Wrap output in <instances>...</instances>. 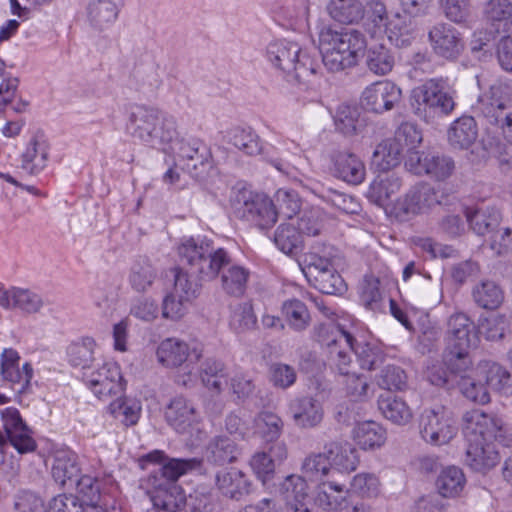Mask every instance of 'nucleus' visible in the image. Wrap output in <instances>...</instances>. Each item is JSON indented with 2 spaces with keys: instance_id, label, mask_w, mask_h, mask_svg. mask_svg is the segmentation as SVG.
Instances as JSON below:
<instances>
[{
  "instance_id": "1",
  "label": "nucleus",
  "mask_w": 512,
  "mask_h": 512,
  "mask_svg": "<svg viewBox=\"0 0 512 512\" xmlns=\"http://www.w3.org/2000/svg\"><path fill=\"white\" fill-rule=\"evenodd\" d=\"M462 431L468 442L464 461L475 472L486 474L499 463L495 442L512 446V429L498 415L481 409L463 414Z\"/></svg>"
},
{
  "instance_id": "2",
  "label": "nucleus",
  "mask_w": 512,
  "mask_h": 512,
  "mask_svg": "<svg viewBox=\"0 0 512 512\" xmlns=\"http://www.w3.org/2000/svg\"><path fill=\"white\" fill-rule=\"evenodd\" d=\"M166 456L163 451L154 450L139 458V466L146 469L149 464H161L154 470L149 478L155 490L149 492L150 501L156 512H185V501L182 496L176 497V486L172 483L189 471L200 468L201 460L197 458H172L164 462Z\"/></svg>"
},
{
  "instance_id": "3",
  "label": "nucleus",
  "mask_w": 512,
  "mask_h": 512,
  "mask_svg": "<svg viewBox=\"0 0 512 512\" xmlns=\"http://www.w3.org/2000/svg\"><path fill=\"white\" fill-rule=\"evenodd\" d=\"M126 131L135 141L162 150L178 138L175 117L157 107L144 104L131 107Z\"/></svg>"
},
{
  "instance_id": "4",
  "label": "nucleus",
  "mask_w": 512,
  "mask_h": 512,
  "mask_svg": "<svg viewBox=\"0 0 512 512\" xmlns=\"http://www.w3.org/2000/svg\"><path fill=\"white\" fill-rule=\"evenodd\" d=\"M322 63L331 72L357 65L366 49L365 36L358 30L335 31L324 28L319 34Z\"/></svg>"
},
{
  "instance_id": "5",
  "label": "nucleus",
  "mask_w": 512,
  "mask_h": 512,
  "mask_svg": "<svg viewBox=\"0 0 512 512\" xmlns=\"http://www.w3.org/2000/svg\"><path fill=\"white\" fill-rule=\"evenodd\" d=\"M338 251L331 245L315 244L299 261L308 281L320 292L329 295L341 294L346 284L336 266Z\"/></svg>"
},
{
  "instance_id": "6",
  "label": "nucleus",
  "mask_w": 512,
  "mask_h": 512,
  "mask_svg": "<svg viewBox=\"0 0 512 512\" xmlns=\"http://www.w3.org/2000/svg\"><path fill=\"white\" fill-rule=\"evenodd\" d=\"M178 253L182 264L204 280L216 279L221 268L231 262L226 249L214 248L213 242L207 239L189 238L181 243Z\"/></svg>"
},
{
  "instance_id": "7",
  "label": "nucleus",
  "mask_w": 512,
  "mask_h": 512,
  "mask_svg": "<svg viewBox=\"0 0 512 512\" xmlns=\"http://www.w3.org/2000/svg\"><path fill=\"white\" fill-rule=\"evenodd\" d=\"M418 115L427 124L438 126L444 117L451 115L456 107L453 93L447 91L444 82L429 79L420 88Z\"/></svg>"
},
{
  "instance_id": "8",
  "label": "nucleus",
  "mask_w": 512,
  "mask_h": 512,
  "mask_svg": "<svg viewBox=\"0 0 512 512\" xmlns=\"http://www.w3.org/2000/svg\"><path fill=\"white\" fill-rule=\"evenodd\" d=\"M234 207L238 217L261 229L269 228L277 221L274 202L264 194L239 191L234 200Z\"/></svg>"
},
{
  "instance_id": "9",
  "label": "nucleus",
  "mask_w": 512,
  "mask_h": 512,
  "mask_svg": "<svg viewBox=\"0 0 512 512\" xmlns=\"http://www.w3.org/2000/svg\"><path fill=\"white\" fill-rule=\"evenodd\" d=\"M173 150L175 167H179L196 180L205 178L212 168L210 148L199 139L181 140Z\"/></svg>"
},
{
  "instance_id": "10",
  "label": "nucleus",
  "mask_w": 512,
  "mask_h": 512,
  "mask_svg": "<svg viewBox=\"0 0 512 512\" xmlns=\"http://www.w3.org/2000/svg\"><path fill=\"white\" fill-rule=\"evenodd\" d=\"M82 379L93 394L101 400L120 395L125 389L120 367L114 362H105L95 370L83 372Z\"/></svg>"
},
{
  "instance_id": "11",
  "label": "nucleus",
  "mask_w": 512,
  "mask_h": 512,
  "mask_svg": "<svg viewBox=\"0 0 512 512\" xmlns=\"http://www.w3.org/2000/svg\"><path fill=\"white\" fill-rule=\"evenodd\" d=\"M322 330L332 336L331 339L321 340V342L326 345L328 362L339 375L349 376L352 372V359L345 347H343V344L352 350V348H354L355 338L350 333L334 325L324 326Z\"/></svg>"
},
{
  "instance_id": "12",
  "label": "nucleus",
  "mask_w": 512,
  "mask_h": 512,
  "mask_svg": "<svg viewBox=\"0 0 512 512\" xmlns=\"http://www.w3.org/2000/svg\"><path fill=\"white\" fill-rule=\"evenodd\" d=\"M2 421L7 447L12 446L19 454H27L36 450L37 443L33 438V432L23 421L16 408H6L2 412Z\"/></svg>"
},
{
  "instance_id": "13",
  "label": "nucleus",
  "mask_w": 512,
  "mask_h": 512,
  "mask_svg": "<svg viewBox=\"0 0 512 512\" xmlns=\"http://www.w3.org/2000/svg\"><path fill=\"white\" fill-rule=\"evenodd\" d=\"M401 99V89L388 80L376 81L362 92L361 102L367 110L382 114L390 111Z\"/></svg>"
},
{
  "instance_id": "14",
  "label": "nucleus",
  "mask_w": 512,
  "mask_h": 512,
  "mask_svg": "<svg viewBox=\"0 0 512 512\" xmlns=\"http://www.w3.org/2000/svg\"><path fill=\"white\" fill-rule=\"evenodd\" d=\"M447 348L460 350L478 346L479 336L474 322L463 312L453 313L447 321Z\"/></svg>"
},
{
  "instance_id": "15",
  "label": "nucleus",
  "mask_w": 512,
  "mask_h": 512,
  "mask_svg": "<svg viewBox=\"0 0 512 512\" xmlns=\"http://www.w3.org/2000/svg\"><path fill=\"white\" fill-rule=\"evenodd\" d=\"M20 355L12 349L7 348L1 354V375L3 379L11 384V388L18 394L27 393L33 378V368L26 362L22 368L19 367Z\"/></svg>"
},
{
  "instance_id": "16",
  "label": "nucleus",
  "mask_w": 512,
  "mask_h": 512,
  "mask_svg": "<svg viewBox=\"0 0 512 512\" xmlns=\"http://www.w3.org/2000/svg\"><path fill=\"white\" fill-rule=\"evenodd\" d=\"M433 51L446 59L457 57L464 48L460 32L448 23H437L428 31Z\"/></svg>"
},
{
  "instance_id": "17",
  "label": "nucleus",
  "mask_w": 512,
  "mask_h": 512,
  "mask_svg": "<svg viewBox=\"0 0 512 512\" xmlns=\"http://www.w3.org/2000/svg\"><path fill=\"white\" fill-rule=\"evenodd\" d=\"M421 425L422 438L434 445L446 444L456 434V428L450 419L435 410L425 411L421 415Z\"/></svg>"
},
{
  "instance_id": "18",
  "label": "nucleus",
  "mask_w": 512,
  "mask_h": 512,
  "mask_svg": "<svg viewBox=\"0 0 512 512\" xmlns=\"http://www.w3.org/2000/svg\"><path fill=\"white\" fill-rule=\"evenodd\" d=\"M166 418L169 424L182 434H193L199 431V416L190 401L182 396L175 397L169 404L166 411Z\"/></svg>"
},
{
  "instance_id": "19",
  "label": "nucleus",
  "mask_w": 512,
  "mask_h": 512,
  "mask_svg": "<svg viewBox=\"0 0 512 512\" xmlns=\"http://www.w3.org/2000/svg\"><path fill=\"white\" fill-rule=\"evenodd\" d=\"M219 492L232 500L240 501L251 493L252 483L248 476L238 469H223L215 475Z\"/></svg>"
},
{
  "instance_id": "20",
  "label": "nucleus",
  "mask_w": 512,
  "mask_h": 512,
  "mask_svg": "<svg viewBox=\"0 0 512 512\" xmlns=\"http://www.w3.org/2000/svg\"><path fill=\"white\" fill-rule=\"evenodd\" d=\"M332 174L349 184L358 185L366 175L364 163L354 153L339 151L332 155Z\"/></svg>"
},
{
  "instance_id": "21",
  "label": "nucleus",
  "mask_w": 512,
  "mask_h": 512,
  "mask_svg": "<svg viewBox=\"0 0 512 512\" xmlns=\"http://www.w3.org/2000/svg\"><path fill=\"white\" fill-rule=\"evenodd\" d=\"M288 411L294 423L301 428L316 427L324 415L321 403L311 396L294 398L289 403Z\"/></svg>"
},
{
  "instance_id": "22",
  "label": "nucleus",
  "mask_w": 512,
  "mask_h": 512,
  "mask_svg": "<svg viewBox=\"0 0 512 512\" xmlns=\"http://www.w3.org/2000/svg\"><path fill=\"white\" fill-rule=\"evenodd\" d=\"M300 52L301 47L298 43L281 39L269 43L266 55L272 65L289 78L291 73L295 72Z\"/></svg>"
},
{
  "instance_id": "23",
  "label": "nucleus",
  "mask_w": 512,
  "mask_h": 512,
  "mask_svg": "<svg viewBox=\"0 0 512 512\" xmlns=\"http://www.w3.org/2000/svg\"><path fill=\"white\" fill-rule=\"evenodd\" d=\"M52 477L56 483L68 490H73L77 477L81 473L79 458L71 450L57 451L52 465Z\"/></svg>"
},
{
  "instance_id": "24",
  "label": "nucleus",
  "mask_w": 512,
  "mask_h": 512,
  "mask_svg": "<svg viewBox=\"0 0 512 512\" xmlns=\"http://www.w3.org/2000/svg\"><path fill=\"white\" fill-rule=\"evenodd\" d=\"M512 102V83L496 82L479 99V109L488 121V115H502Z\"/></svg>"
},
{
  "instance_id": "25",
  "label": "nucleus",
  "mask_w": 512,
  "mask_h": 512,
  "mask_svg": "<svg viewBox=\"0 0 512 512\" xmlns=\"http://www.w3.org/2000/svg\"><path fill=\"white\" fill-rule=\"evenodd\" d=\"M6 298H2V307L20 311L24 315L39 313L45 305L43 297L30 289L10 287Z\"/></svg>"
},
{
  "instance_id": "26",
  "label": "nucleus",
  "mask_w": 512,
  "mask_h": 512,
  "mask_svg": "<svg viewBox=\"0 0 512 512\" xmlns=\"http://www.w3.org/2000/svg\"><path fill=\"white\" fill-rule=\"evenodd\" d=\"M349 490L333 481L322 482L317 488L315 503L327 512H340L349 505Z\"/></svg>"
},
{
  "instance_id": "27",
  "label": "nucleus",
  "mask_w": 512,
  "mask_h": 512,
  "mask_svg": "<svg viewBox=\"0 0 512 512\" xmlns=\"http://www.w3.org/2000/svg\"><path fill=\"white\" fill-rule=\"evenodd\" d=\"M478 137L476 121L471 116H462L452 122L448 131L449 145L456 150L468 149Z\"/></svg>"
},
{
  "instance_id": "28",
  "label": "nucleus",
  "mask_w": 512,
  "mask_h": 512,
  "mask_svg": "<svg viewBox=\"0 0 512 512\" xmlns=\"http://www.w3.org/2000/svg\"><path fill=\"white\" fill-rule=\"evenodd\" d=\"M455 170L454 160L438 153H424L418 156V174L423 171L425 175L436 181L449 178Z\"/></svg>"
},
{
  "instance_id": "29",
  "label": "nucleus",
  "mask_w": 512,
  "mask_h": 512,
  "mask_svg": "<svg viewBox=\"0 0 512 512\" xmlns=\"http://www.w3.org/2000/svg\"><path fill=\"white\" fill-rule=\"evenodd\" d=\"M484 16L496 33L509 34L512 31V0H488Z\"/></svg>"
},
{
  "instance_id": "30",
  "label": "nucleus",
  "mask_w": 512,
  "mask_h": 512,
  "mask_svg": "<svg viewBox=\"0 0 512 512\" xmlns=\"http://www.w3.org/2000/svg\"><path fill=\"white\" fill-rule=\"evenodd\" d=\"M464 214L470 228L482 236L493 233L501 222V214L494 207H466Z\"/></svg>"
},
{
  "instance_id": "31",
  "label": "nucleus",
  "mask_w": 512,
  "mask_h": 512,
  "mask_svg": "<svg viewBox=\"0 0 512 512\" xmlns=\"http://www.w3.org/2000/svg\"><path fill=\"white\" fill-rule=\"evenodd\" d=\"M331 467L339 471L351 472L356 470L359 457L356 448L347 441H331L325 444Z\"/></svg>"
},
{
  "instance_id": "32",
  "label": "nucleus",
  "mask_w": 512,
  "mask_h": 512,
  "mask_svg": "<svg viewBox=\"0 0 512 512\" xmlns=\"http://www.w3.org/2000/svg\"><path fill=\"white\" fill-rule=\"evenodd\" d=\"M190 349L186 342L177 338L163 340L157 349L158 361L169 368L182 366L189 360Z\"/></svg>"
},
{
  "instance_id": "33",
  "label": "nucleus",
  "mask_w": 512,
  "mask_h": 512,
  "mask_svg": "<svg viewBox=\"0 0 512 512\" xmlns=\"http://www.w3.org/2000/svg\"><path fill=\"white\" fill-rule=\"evenodd\" d=\"M472 299L474 303L486 310H495L504 301V291L495 281L485 279L472 288Z\"/></svg>"
},
{
  "instance_id": "34",
  "label": "nucleus",
  "mask_w": 512,
  "mask_h": 512,
  "mask_svg": "<svg viewBox=\"0 0 512 512\" xmlns=\"http://www.w3.org/2000/svg\"><path fill=\"white\" fill-rule=\"evenodd\" d=\"M219 275L221 276V287L225 293L236 297L244 294L250 275L246 268L233 264L231 259L230 264L221 268Z\"/></svg>"
},
{
  "instance_id": "35",
  "label": "nucleus",
  "mask_w": 512,
  "mask_h": 512,
  "mask_svg": "<svg viewBox=\"0 0 512 512\" xmlns=\"http://www.w3.org/2000/svg\"><path fill=\"white\" fill-rule=\"evenodd\" d=\"M158 277L157 269L147 258L137 259L130 268L129 284L139 293L147 292Z\"/></svg>"
},
{
  "instance_id": "36",
  "label": "nucleus",
  "mask_w": 512,
  "mask_h": 512,
  "mask_svg": "<svg viewBox=\"0 0 512 512\" xmlns=\"http://www.w3.org/2000/svg\"><path fill=\"white\" fill-rule=\"evenodd\" d=\"M96 342L91 337H83L73 342L67 349L68 361L74 368H79L83 372H88L92 368L95 360L94 350Z\"/></svg>"
},
{
  "instance_id": "37",
  "label": "nucleus",
  "mask_w": 512,
  "mask_h": 512,
  "mask_svg": "<svg viewBox=\"0 0 512 512\" xmlns=\"http://www.w3.org/2000/svg\"><path fill=\"white\" fill-rule=\"evenodd\" d=\"M227 370L223 362L208 358L202 366L200 377L203 385L212 393L220 394L227 385Z\"/></svg>"
},
{
  "instance_id": "38",
  "label": "nucleus",
  "mask_w": 512,
  "mask_h": 512,
  "mask_svg": "<svg viewBox=\"0 0 512 512\" xmlns=\"http://www.w3.org/2000/svg\"><path fill=\"white\" fill-rule=\"evenodd\" d=\"M378 408L382 415L391 422L405 425L411 421L413 413L404 400L392 395H380Z\"/></svg>"
},
{
  "instance_id": "39",
  "label": "nucleus",
  "mask_w": 512,
  "mask_h": 512,
  "mask_svg": "<svg viewBox=\"0 0 512 512\" xmlns=\"http://www.w3.org/2000/svg\"><path fill=\"white\" fill-rule=\"evenodd\" d=\"M416 21L413 18L403 17L397 13L395 19L390 21V28L386 35L389 41L399 48L411 46L415 39Z\"/></svg>"
},
{
  "instance_id": "40",
  "label": "nucleus",
  "mask_w": 512,
  "mask_h": 512,
  "mask_svg": "<svg viewBox=\"0 0 512 512\" xmlns=\"http://www.w3.org/2000/svg\"><path fill=\"white\" fill-rule=\"evenodd\" d=\"M465 484V475L456 466L442 469L435 483L438 493L445 498L457 497L463 491Z\"/></svg>"
},
{
  "instance_id": "41",
  "label": "nucleus",
  "mask_w": 512,
  "mask_h": 512,
  "mask_svg": "<svg viewBox=\"0 0 512 512\" xmlns=\"http://www.w3.org/2000/svg\"><path fill=\"white\" fill-rule=\"evenodd\" d=\"M354 440L364 450L381 447L386 441V430L374 421L359 423L353 431Z\"/></svg>"
},
{
  "instance_id": "42",
  "label": "nucleus",
  "mask_w": 512,
  "mask_h": 512,
  "mask_svg": "<svg viewBox=\"0 0 512 512\" xmlns=\"http://www.w3.org/2000/svg\"><path fill=\"white\" fill-rule=\"evenodd\" d=\"M120 2L118 0H90L87 7L90 22L98 28L113 23L118 16Z\"/></svg>"
},
{
  "instance_id": "43",
  "label": "nucleus",
  "mask_w": 512,
  "mask_h": 512,
  "mask_svg": "<svg viewBox=\"0 0 512 512\" xmlns=\"http://www.w3.org/2000/svg\"><path fill=\"white\" fill-rule=\"evenodd\" d=\"M402 154L391 139L383 140L372 154L371 166L377 171L387 172L399 165Z\"/></svg>"
},
{
  "instance_id": "44",
  "label": "nucleus",
  "mask_w": 512,
  "mask_h": 512,
  "mask_svg": "<svg viewBox=\"0 0 512 512\" xmlns=\"http://www.w3.org/2000/svg\"><path fill=\"white\" fill-rule=\"evenodd\" d=\"M48 157L47 143L32 139L22 155V168L29 174H38L46 167Z\"/></svg>"
},
{
  "instance_id": "45",
  "label": "nucleus",
  "mask_w": 512,
  "mask_h": 512,
  "mask_svg": "<svg viewBox=\"0 0 512 512\" xmlns=\"http://www.w3.org/2000/svg\"><path fill=\"white\" fill-rule=\"evenodd\" d=\"M206 453L209 462L222 466L236 461L238 449L228 437L217 436L208 444Z\"/></svg>"
},
{
  "instance_id": "46",
  "label": "nucleus",
  "mask_w": 512,
  "mask_h": 512,
  "mask_svg": "<svg viewBox=\"0 0 512 512\" xmlns=\"http://www.w3.org/2000/svg\"><path fill=\"white\" fill-rule=\"evenodd\" d=\"M400 149L402 153L410 155L405 161V168L412 174L416 173V163L413 155L416 154V125L413 123H402L395 132V136L391 139Z\"/></svg>"
},
{
  "instance_id": "47",
  "label": "nucleus",
  "mask_w": 512,
  "mask_h": 512,
  "mask_svg": "<svg viewBox=\"0 0 512 512\" xmlns=\"http://www.w3.org/2000/svg\"><path fill=\"white\" fill-rule=\"evenodd\" d=\"M227 137L230 144L248 156L262 151L261 140L251 128L234 127L228 131Z\"/></svg>"
},
{
  "instance_id": "48",
  "label": "nucleus",
  "mask_w": 512,
  "mask_h": 512,
  "mask_svg": "<svg viewBox=\"0 0 512 512\" xmlns=\"http://www.w3.org/2000/svg\"><path fill=\"white\" fill-rule=\"evenodd\" d=\"M275 245L287 255H297L301 251L303 239L301 232L292 222L282 223L274 234Z\"/></svg>"
},
{
  "instance_id": "49",
  "label": "nucleus",
  "mask_w": 512,
  "mask_h": 512,
  "mask_svg": "<svg viewBox=\"0 0 512 512\" xmlns=\"http://www.w3.org/2000/svg\"><path fill=\"white\" fill-rule=\"evenodd\" d=\"M328 11L334 20L343 24L358 22L365 13L359 0H331Z\"/></svg>"
},
{
  "instance_id": "50",
  "label": "nucleus",
  "mask_w": 512,
  "mask_h": 512,
  "mask_svg": "<svg viewBox=\"0 0 512 512\" xmlns=\"http://www.w3.org/2000/svg\"><path fill=\"white\" fill-rule=\"evenodd\" d=\"M107 409L115 419H119L125 426H133L139 420L141 404L136 399L120 396L112 401Z\"/></svg>"
},
{
  "instance_id": "51",
  "label": "nucleus",
  "mask_w": 512,
  "mask_h": 512,
  "mask_svg": "<svg viewBox=\"0 0 512 512\" xmlns=\"http://www.w3.org/2000/svg\"><path fill=\"white\" fill-rule=\"evenodd\" d=\"M173 272L174 288L172 291L192 303L201 291V283L195 277L196 273H193L192 270H185L182 267L174 268Z\"/></svg>"
},
{
  "instance_id": "52",
  "label": "nucleus",
  "mask_w": 512,
  "mask_h": 512,
  "mask_svg": "<svg viewBox=\"0 0 512 512\" xmlns=\"http://www.w3.org/2000/svg\"><path fill=\"white\" fill-rule=\"evenodd\" d=\"M256 323L257 319L250 302L237 303L231 306L229 326L236 333L252 330Z\"/></svg>"
},
{
  "instance_id": "53",
  "label": "nucleus",
  "mask_w": 512,
  "mask_h": 512,
  "mask_svg": "<svg viewBox=\"0 0 512 512\" xmlns=\"http://www.w3.org/2000/svg\"><path fill=\"white\" fill-rule=\"evenodd\" d=\"M359 118L360 111L358 107L341 104L334 117L336 129L344 135H354L361 126Z\"/></svg>"
},
{
  "instance_id": "54",
  "label": "nucleus",
  "mask_w": 512,
  "mask_h": 512,
  "mask_svg": "<svg viewBox=\"0 0 512 512\" xmlns=\"http://www.w3.org/2000/svg\"><path fill=\"white\" fill-rule=\"evenodd\" d=\"M299 54L295 72L291 73L288 80L294 79L298 82H309L310 78L316 76L321 68L318 63V53L314 51L312 55L308 50L301 48Z\"/></svg>"
},
{
  "instance_id": "55",
  "label": "nucleus",
  "mask_w": 512,
  "mask_h": 512,
  "mask_svg": "<svg viewBox=\"0 0 512 512\" xmlns=\"http://www.w3.org/2000/svg\"><path fill=\"white\" fill-rule=\"evenodd\" d=\"M477 373L485 378L486 385L500 391L510 380V373L500 364L483 361L477 367Z\"/></svg>"
},
{
  "instance_id": "56",
  "label": "nucleus",
  "mask_w": 512,
  "mask_h": 512,
  "mask_svg": "<svg viewBox=\"0 0 512 512\" xmlns=\"http://www.w3.org/2000/svg\"><path fill=\"white\" fill-rule=\"evenodd\" d=\"M440 335L441 329L430 320L429 314H425L418 324V351L432 352L437 348Z\"/></svg>"
},
{
  "instance_id": "57",
  "label": "nucleus",
  "mask_w": 512,
  "mask_h": 512,
  "mask_svg": "<svg viewBox=\"0 0 512 512\" xmlns=\"http://www.w3.org/2000/svg\"><path fill=\"white\" fill-rule=\"evenodd\" d=\"M366 64L376 75H386L394 66V57L383 45H376L368 50Z\"/></svg>"
},
{
  "instance_id": "58",
  "label": "nucleus",
  "mask_w": 512,
  "mask_h": 512,
  "mask_svg": "<svg viewBox=\"0 0 512 512\" xmlns=\"http://www.w3.org/2000/svg\"><path fill=\"white\" fill-rule=\"evenodd\" d=\"M283 314L291 328L296 331L304 330L309 323L310 316L306 305L297 299L284 302Z\"/></svg>"
},
{
  "instance_id": "59",
  "label": "nucleus",
  "mask_w": 512,
  "mask_h": 512,
  "mask_svg": "<svg viewBox=\"0 0 512 512\" xmlns=\"http://www.w3.org/2000/svg\"><path fill=\"white\" fill-rule=\"evenodd\" d=\"M349 493L362 498L377 497L380 492V481L373 473H358L350 483Z\"/></svg>"
},
{
  "instance_id": "60",
  "label": "nucleus",
  "mask_w": 512,
  "mask_h": 512,
  "mask_svg": "<svg viewBox=\"0 0 512 512\" xmlns=\"http://www.w3.org/2000/svg\"><path fill=\"white\" fill-rule=\"evenodd\" d=\"M274 207L279 215L292 219L301 208V202L298 194L294 190L279 189L274 196Z\"/></svg>"
},
{
  "instance_id": "61",
  "label": "nucleus",
  "mask_w": 512,
  "mask_h": 512,
  "mask_svg": "<svg viewBox=\"0 0 512 512\" xmlns=\"http://www.w3.org/2000/svg\"><path fill=\"white\" fill-rule=\"evenodd\" d=\"M328 453L324 450L320 453L308 455L302 464V472L310 480H318L326 476L331 468Z\"/></svg>"
},
{
  "instance_id": "62",
  "label": "nucleus",
  "mask_w": 512,
  "mask_h": 512,
  "mask_svg": "<svg viewBox=\"0 0 512 512\" xmlns=\"http://www.w3.org/2000/svg\"><path fill=\"white\" fill-rule=\"evenodd\" d=\"M470 350L471 349L460 350V348H446L444 361L450 375L459 376L460 378L461 376H465L464 373L472 365Z\"/></svg>"
},
{
  "instance_id": "63",
  "label": "nucleus",
  "mask_w": 512,
  "mask_h": 512,
  "mask_svg": "<svg viewBox=\"0 0 512 512\" xmlns=\"http://www.w3.org/2000/svg\"><path fill=\"white\" fill-rule=\"evenodd\" d=\"M352 351L357 356L363 369L373 370L383 360L382 352L378 346L364 341L359 342L356 338Z\"/></svg>"
},
{
  "instance_id": "64",
  "label": "nucleus",
  "mask_w": 512,
  "mask_h": 512,
  "mask_svg": "<svg viewBox=\"0 0 512 512\" xmlns=\"http://www.w3.org/2000/svg\"><path fill=\"white\" fill-rule=\"evenodd\" d=\"M255 426L266 441H274L279 438L283 428V422L276 414L261 412L255 418Z\"/></svg>"
}]
</instances>
